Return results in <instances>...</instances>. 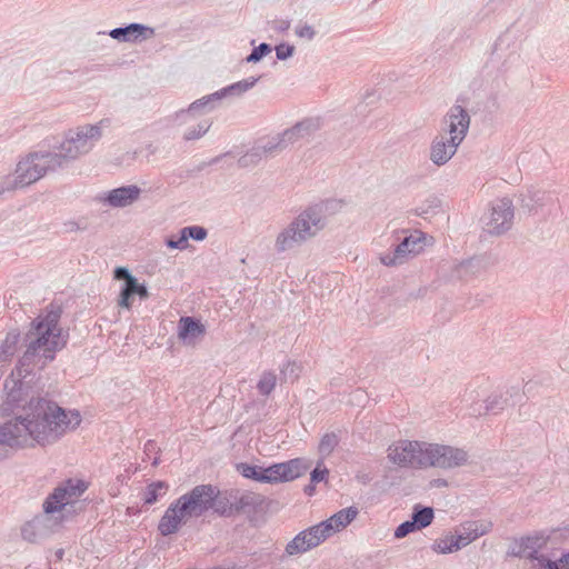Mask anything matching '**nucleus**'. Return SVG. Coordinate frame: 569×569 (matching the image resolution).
<instances>
[{
	"mask_svg": "<svg viewBox=\"0 0 569 569\" xmlns=\"http://www.w3.org/2000/svg\"><path fill=\"white\" fill-rule=\"evenodd\" d=\"M59 318L57 311H50L33 321L28 348L4 382L7 400L0 410V459L10 451L52 445L81 423L77 410H64L40 397L27 400L32 378L26 379L33 369L44 368L66 345Z\"/></svg>",
	"mask_w": 569,
	"mask_h": 569,
	"instance_id": "obj_1",
	"label": "nucleus"
},
{
	"mask_svg": "<svg viewBox=\"0 0 569 569\" xmlns=\"http://www.w3.org/2000/svg\"><path fill=\"white\" fill-rule=\"evenodd\" d=\"M218 491L210 485H200L172 502L161 517L158 530L162 536L179 531L190 518L200 517L214 507Z\"/></svg>",
	"mask_w": 569,
	"mask_h": 569,
	"instance_id": "obj_2",
	"label": "nucleus"
},
{
	"mask_svg": "<svg viewBox=\"0 0 569 569\" xmlns=\"http://www.w3.org/2000/svg\"><path fill=\"white\" fill-rule=\"evenodd\" d=\"M325 226L321 211L315 207L308 208L277 233L274 250L278 253L293 250L315 238Z\"/></svg>",
	"mask_w": 569,
	"mask_h": 569,
	"instance_id": "obj_3",
	"label": "nucleus"
},
{
	"mask_svg": "<svg viewBox=\"0 0 569 569\" xmlns=\"http://www.w3.org/2000/svg\"><path fill=\"white\" fill-rule=\"evenodd\" d=\"M60 168V158L56 152H34L21 159L12 174L0 182V194L27 187L46 176L48 171Z\"/></svg>",
	"mask_w": 569,
	"mask_h": 569,
	"instance_id": "obj_4",
	"label": "nucleus"
},
{
	"mask_svg": "<svg viewBox=\"0 0 569 569\" xmlns=\"http://www.w3.org/2000/svg\"><path fill=\"white\" fill-rule=\"evenodd\" d=\"M110 126L109 119H101L96 123H84L69 129L60 142L59 152L60 167L66 161L77 160L88 154L101 140L104 129Z\"/></svg>",
	"mask_w": 569,
	"mask_h": 569,
	"instance_id": "obj_5",
	"label": "nucleus"
},
{
	"mask_svg": "<svg viewBox=\"0 0 569 569\" xmlns=\"http://www.w3.org/2000/svg\"><path fill=\"white\" fill-rule=\"evenodd\" d=\"M427 441L400 439L387 449L388 460L401 468L427 469Z\"/></svg>",
	"mask_w": 569,
	"mask_h": 569,
	"instance_id": "obj_6",
	"label": "nucleus"
},
{
	"mask_svg": "<svg viewBox=\"0 0 569 569\" xmlns=\"http://www.w3.org/2000/svg\"><path fill=\"white\" fill-rule=\"evenodd\" d=\"M87 483L81 479H68L60 483L43 502V511L64 519V513L87 490Z\"/></svg>",
	"mask_w": 569,
	"mask_h": 569,
	"instance_id": "obj_7",
	"label": "nucleus"
},
{
	"mask_svg": "<svg viewBox=\"0 0 569 569\" xmlns=\"http://www.w3.org/2000/svg\"><path fill=\"white\" fill-rule=\"evenodd\" d=\"M427 448V469L449 470L466 466L469 461V453L462 448L435 442H428Z\"/></svg>",
	"mask_w": 569,
	"mask_h": 569,
	"instance_id": "obj_8",
	"label": "nucleus"
},
{
	"mask_svg": "<svg viewBox=\"0 0 569 569\" xmlns=\"http://www.w3.org/2000/svg\"><path fill=\"white\" fill-rule=\"evenodd\" d=\"M319 128L318 121L305 119L283 132L271 137L262 147V153H273L310 137Z\"/></svg>",
	"mask_w": 569,
	"mask_h": 569,
	"instance_id": "obj_9",
	"label": "nucleus"
},
{
	"mask_svg": "<svg viewBox=\"0 0 569 569\" xmlns=\"http://www.w3.org/2000/svg\"><path fill=\"white\" fill-rule=\"evenodd\" d=\"M548 537L543 533L516 539L508 549V555L525 559L530 569H538V563L545 560L546 556L541 551L547 547Z\"/></svg>",
	"mask_w": 569,
	"mask_h": 569,
	"instance_id": "obj_10",
	"label": "nucleus"
},
{
	"mask_svg": "<svg viewBox=\"0 0 569 569\" xmlns=\"http://www.w3.org/2000/svg\"><path fill=\"white\" fill-rule=\"evenodd\" d=\"M426 244V237L420 231L407 236L393 250L380 254V262L387 267L405 263L410 258L419 254Z\"/></svg>",
	"mask_w": 569,
	"mask_h": 569,
	"instance_id": "obj_11",
	"label": "nucleus"
},
{
	"mask_svg": "<svg viewBox=\"0 0 569 569\" xmlns=\"http://www.w3.org/2000/svg\"><path fill=\"white\" fill-rule=\"evenodd\" d=\"M522 399L520 388L517 386L506 390H496L483 400V403H472V413L481 416L483 413L498 415L507 407L513 406Z\"/></svg>",
	"mask_w": 569,
	"mask_h": 569,
	"instance_id": "obj_12",
	"label": "nucleus"
},
{
	"mask_svg": "<svg viewBox=\"0 0 569 569\" xmlns=\"http://www.w3.org/2000/svg\"><path fill=\"white\" fill-rule=\"evenodd\" d=\"M515 218L513 203L509 198L497 199L491 203L486 230L490 234L500 236L511 229Z\"/></svg>",
	"mask_w": 569,
	"mask_h": 569,
	"instance_id": "obj_13",
	"label": "nucleus"
},
{
	"mask_svg": "<svg viewBox=\"0 0 569 569\" xmlns=\"http://www.w3.org/2000/svg\"><path fill=\"white\" fill-rule=\"evenodd\" d=\"M221 102L218 91H214L194 100L187 108L177 110L170 116V120L173 124H187L198 117L212 112Z\"/></svg>",
	"mask_w": 569,
	"mask_h": 569,
	"instance_id": "obj_14",
	"label": "nucleus"
},
{
	"mask_svg": "<svg viewBox=\"0 0 569 569\" xmlns=\"http://www.w3.org/2000/svg\"><path fill=\"white\" fill-rule=\"evenodd\" d=\"M470 116L468 111L459 104L452 106L441 122L440 134H446L461 143L469 130Z\"/></svg>",
	"mask_w": 569,
	"mask_h": 569,
	"instance_id": "obj_15",
	"label": "nucleus"
},
{
	"mask_svg": "<svg viewBox=\"0 0 569 569\" xmlns=\"http://www.w3.org/2000/svg\"><path fill=\"white\" fill-rule=\"evenodd\" d=\"M62 522V518L43 511V515L34 517L21 528V536L29 542H38L50 536Z\"/></svg>",
	"mask_w": 569,
	"mask_h": 569,
	"instance_id": "obj_16",
	"label": "nucleus"
},
{
	"mask_svg": "<svg viewBox=\"0 0 569 569\" xmlns=\"http://www.w3.org/2000/svg\"><path fill=\"white\" fill-rule=\"evenodd\" d=\"M325 541V535H322L317 525L311 526L297 536H295L286 546L284 552L287 556H298L308 552L309 550L318 547Z\"/></svg>",
	"mask_w": 569,
	"mask_h": 569,
	"instance_id": "obj_17",
	"label": "nucleus"
},
{
	"mask_svg": "<svg viewBox=\"0 0 569 569\" xmlns=\"http://www.w3.org/2000/svg\"><path fill=\"white\" fill-rule=\"evenodd\" d=\"M492 527L493 525L490 520H470L456 527L453 532L460 548L462 549L478 538L489 533L492 530Z\"/></svg>",
	"mask_w": 569,
	"mask_h": 569,
	"instance_id": "obj_18",
	"label": "nucleus"
},
{
	"mask_svg": "<svg viewBox=\"0 0 569 569\" xmlns=\"http://www.w3.org/2000/svg\"><path fill=\"white\" fill-rule=\"evenodd\" d=\"M460 144L446 134H437L431 141L430 161L438 167L445 166L453 158Z\"/></svg>",
	"mask_w": 569,
	"mask_h": 569,
	"instance_id": "obj_19",
	"label": "nucleus"
},
{
	"mask_svg": "<svg viewBox=\"0 0 569 569\" xmlns=\"http://www.w3.org/2000/svg\"><path fill=\"white\" fill-rule=\"evenodd\" d=\"M358 513L359 511L356 507H348L339 510L317 526L320 532L325 535V540H327L329 537L347 528L357 518Z\"/></svg>",
	"mask_w": 569,
	"mask_h": 569,
	"instance_id": "obj_20",
	"label": "nucleus"
},
{
	"mask_svg": "<svg viewBox=\"0 0 569 569\" xmlns=\"http://www.w3.org/2000/svg\"><path fill=\"white\" fill-rule=\"evenodd\" d=\"M139 187L130 184L112 189L100 198L101 201L113 208H123L132 204L140 197Z\"/></svg>",
	"mask_w": 569,
	"mask_h": 569,
	"instance_id": "obj_21",
	"label": "nucleus"
},
{
	"mask_svg": "<svg viewBox=\"0 0 569 569\" xmlns=\"http://www.w3.org/2000/svg\"><path fill=\"white\" fill-rule=\"evenodd\" d=\"M206 335L204 325L192 317H181L178 322V338L187 346H194Z\"/></svg>",
	"mask_w": 569,
	"mask_h": 569,
	"instance_id": "obj_22",
	"label": "nucleus"
},
{
	"mask_svg": "<svg viewBox=\"0 0 569 569\" xmlns=\"http://www.w3.org/2000/svg\"><path fill=\"white\" fill-rule=\"evenodd\" d=\"M154 34L153 29L140 23H131L123 28H116L109 32V36L121 42H131L140 38H150Z\"/></svg>",
	"mask_w": 569,
	"mask_h": 569,
	"instance_id": "obj_23",
	"label": "nucleus"
},
{
	"mask_svg": "<svg viewBox=\"0 0 569 569\" xmlns=\"http://www.w3.org/2000/svg\"><path fill=\"white\" fill-rule=\"evenodd\" d=\"M114 278L118 280H124V284L119 293L118 306L123 309H130L132 306V297L134 296L133 276L128 269L119 267L114 270Z\"/></svg>",
	"mask_w": 569,
	"mask_h": 569,
	"instance_id": "obj_24",
	"label": "nucleus"
},
{
	"mask_svg": "<svg viewBox=\"0 0 569 569\" xmlns=\"http://www.w3.org/2000/svg\"><path fill=\"white\" fill-rule=\"evenodd\" d=\"M258 81L259 77H249L234 83H231L227 87H223L217 91L221 101L233 100L242 97L246 92L251 90L257 84Z\"/></svg>",
	"mask_w": 569,
	"mask_h": 569,
	"instance_id": "obj_25",
	"label": "nucleus"
},
{
	"mask_svg": "<svg viewBox=\"0 0 569 569\" xmlns=\"http://www.w3.org/2000/svg\"><path fill=\"white\" fill-rule=\"evenodd\" d=\"M182 132V139L184 141H196L204 137L212 126V121L209 118L198 117L187 124Z\"/></svg>",
	"mask_w": 569,
	"mask_h": 569,
	"instance_id": "obj_26",
	"label": "nucleus"
},
{
	"mask_svg": "<svg viewBox=\"0 0 569 569\" xmlns=\"http://www.w3.org/2000/svg\"><path fill=\"white\" fill-rule=\"evenodd\" d=\"M430 548L437 555H449L461 550L453 530L435 539Z\"/></svg>",
	"mask_w": 569,
	"mask_h": 569,
	"instance_id": "obj_27",
	"label": "nucleus"
},
{
	"mask_svg": "<svg viewBox=\"0 0 569 569\" xmlns=\"http://www.w3.org/2000/svg\"><path fill=\"white\" fill-rule=\"evenodd\" d=\"M433 518L435 513L432 508L421 506H416L413 508L411 520L418 530L428 527L432 522Z\"/></svg>",
	"mask_w": 569,
	"mask_h": 569,
	"instance_id": "obj_28",
	"label": "nucleus"
},
{
	"mask_svg": "<svg viewBox=\"0 0 569 569\" xmlns=\"http://www.w3.org/2000/svg\"><path fill=\"white\" fill-rule=\"evenodd\" d=\"M292 480L305 475L311 467V461L305 458H295L284 461Z\"/></svg>",
	"mask_w": 569,
	"mask_h": 569,
	"instance_id": "obj_29",
	"label": "nucleus"
},
{
	"mask_svg": "<svg viewBox=\"0 0 569 569\" xmlns=\"http://www.w3.org/2000/svg\"><path fill=\"white\" fill-rule=\"evenodd\" d=\"M277 385V376L273 371H264L261 373L257 383V389L262 396H269Z\"/></svg>",
	"mask_w": 569,
	"mask_h": 569,
	"instance_id": "obj_30",
	"label": "nucleus"
},
{
	"mask_svg": "<svg viewBox=\"0 0 569 569\" xmlns=\"http://www.w3.org/2000/svg\"><path fill=\"white\" fill-rule=\"evenodd\" d=\"M338 442H339V439L336 433H333V432L326 433L319 442V447H318L319 453L322 457H328L333 451V449L337 447Z\"/></svg>",
	"mask_w": 569,
	"mask_h": 569,
	"instance_id": "obj_31",
	"label": "nucleus"
},
{
	"mask_svg": "<svg viewBox=\"0 0 569 569\" xmlns=\"http://www.w3.org/2000/svg\"><path fill=\"white\" fill-rule=\"evenodd\" d=\"M237 469L244 478L262 482L260 478L263 476V467L249 463H240L237 466Z\"/></svg>",
	"mask_w": 569,
	"mask_h": 569,
	"instance_id": "obj_32",
	"label": "nucleus"
},
{
	"mask_svg": "<svg viewBox=\"0 0 569 569\" xmlns=\"http://www.w3.org/2000/svg\"><path fill=\"white\" fill-rule=\"evenodd\" d=\"M280 373L284 381L293 382L301 373V366L295 361H288L281 367Z\"/></svg>",
	"mask_w": 569,
	"mask_h": 569,
	"instance_id": "obj_33",
	"label": "nucleus"
},
{
	"mask_svg": "<svg viewBox=\"0 0 569 569\" xmlns=\"http://www.w3.org/2000/svg\"><path fill=\"white\" fill-rule=\"evenodd\" d=\"M538 569H569V551L557 560L546 557L542 562L538 563Z\"/></svg>",
	"mask_w": 569,
	"mask_h": 569,
	"instance_id": "obj_34",
	"label": "nucleus"
},
{
	"mask_svg": "<svg viewBox=\"0 0 569 569\" xmlns=\"http://www.w3.org/2000/svg\"><path fill=\"white\" fill-rule=\"evenodd\" d=\"M167 490V485L164 482H154L151 483L144 493V502L148 505H152L158 500V497L163 495Z\"/></svg>",
	"mask_w": 569,
	"mask_h": 569,
	"instance_id": "obj_35",
	"label": "nucleus"
},
{
	"mask_svg": "<svg viewBox=\"0 0 569 569\" xmlns=\"http://www.w3.org/2000/svg\"><path fill=\"white\" fill-rule=\"evenodd\" d=\"M187 240L193 239L196 241H203L207 238V230L200 226H190L181 229Z\"/></svg>",
	"mask_w": 569,
	"mask_h": 569,
	"instance_id": "obj_36",
	"label": "nucleus"
},
{
	"mask_svg": "<svg viewBox=\"0 0 569 569\" xmlns=\"http://www.w3.org/2000/svg\"><path fill=\"white\" fill-rule=\"evenodd\" d=\"M271 51V46L268 43H261L252 50V52L246 58V61L248 63H257Z\"/></svg>",
	"mask_w": 569,
	"mask_h": 569,
	"instance_id": "obj_37",
	"label": "nucleus"
},
{
	"mask_svg": "<svg viewBox=\"0 0 569 569\" xmlns=\"http://www.w3.org/2000/svg\"><path fill=\"white\" fill-rule=\"evenodd\" d=\"M166 246L169 249L186 250L189 246L188 240L183 232L180 230L178 236H171L166 240Z\"/></svg>",
	"mask_w": 569,
	"mask_h": 569,
	"instance_id": "obj_38",
	"label": "nucleus"
},
{
	"mask_svg": "<svg viewBox=\"0 0 569 569\" xmlns=\"http://www.w3.org/2000/svg\"><path fill=\"white\" fill-rule=\"evenodd\" d=\"M278 463H273L267 468L263 467V476L260 478L264 483L279 482Z\"/></svg>",
	"mask_w": 569,
	"mask_h": 569,
	"instance_id": "obj_39",
	"label": "nucleus"
},
{
	"mask_svg": "<svg viewBox=\"0 0 569 569\" xmlns=\"http://www.w3.org/2000/svg\"><path fill=\"white\" fill-rule=\"evenodd\" d=\"M415 530H418V529L415 526L412 520L405 521L401 525H399L397 527V529L395 530V537L397 539H401V538L406 537L407 535H409L410 532H412Z\"/></svg>",
	"mask_w": 569,
	"mask_h": 569,
	"instance_id": "obj_40",
	"label": "nucleus"
},
{
	"mask_svg": "<svg viewBox=\"0 0 569 569\" xmlns=\"http://www.w3.org/2000/svg\"><path fill=\"white\" fill-rule=\"evenodd\" d=\"M321 462L317 465V467L311 471L310 473V481L311 483H318L327 479V476L329 473V470L323 467L321 468Z\"/></svg>",
	"mask_w": 569,
	"mask_h": 569,
	"instance_id": "obj_41",
	"label": "nucleus"
},
{
	"mask_svg": "<svg viewBox=\"0 0 569 569\" xmlns=\"http://www.w3.org/2000/svg\"><path fill=\"white\" fill-rule=\"evenodd\" d=\"M295 33L297 37L306 40H312L316 34L313 28L307 23L297 26Z\"/></svg>",
	"mask_w": 569,
	"mask_h": 569,
	"instance_id": "obj_42",
	"label": "nucleus"
},
{
	"mask_svg": "<svg viewBox=\"0 0 569 569\" xmlns=\"http://www.w3.org/2000/svg\"><path fill=\"white\" fill-rule=\"evenodd\" d=\"M295 47L288 43H281L276 47V54L279 60H286L292 57Z\"/></svg>",
	"mask_w": 569,
	"mask_h": 569,
	"instance_id": "obj_43",
	"label": "nucleus"
},
{
	"mask_svg": "<svg viewBox=\"0 0 569 569\" xmlns=\"http://www.w3.org/2000/svg\"><path fill=\"white\" fill-rule=\"evenodd\" d=\"M133 293L139 296L141 300L149 298V291L147 287L142 283H139L136 277H133Z\"/></svg>",
	"mask_w": 569,
	"mask_h": 569,
	"instance_id": "obj_44",
	"label": "nucleus"
},
{
	"mask_svg": "<svg viewBox=\"0 0 569 569\" xmlns=\"http://www.w3.org/2000/svg\"><path fill=\"white\" fill-rule=\"evenodd\" d=\"M278 475H279V482H288L292 481V478L289 473L288 467L286 462H279L278 463Z\"/></svg>",
	"mask_w": 569,
	"mask_h": 569,
	"instance_id": "obj_45",
	"label": "nucleus"
},
{
	"mask_svg": "<svg viewBox=\"0 0 569 569\" xmlns=\"http://www.w3.org/2000/svg\"><path fill=\"white\" fill-rule=\"evenodd\" d=\"M290 27V22L288 20H276L273 21V29L277 31H286Z\"/></svg>",
	"mask_w": 569,
	"mask_h": 569,
	"instance_id": "obj_46",
	"label": "nucleus"
},
{
	"mask_svg": "<svg viewBox=\"0 0 569 569\" xmlns=\"http://www.w3.org/2000/svg\"><path fill=\"white\" fill-rule=\"evenodd\" d=\"M313 485H315V483H311V485H309V486H307V487H306L305 492H306L307 495L311 496V495L313 493V491H315V486H313Z\"/></svg>",
	"mask_w": 569,
	"mask_h": 569,
	"instance_id": "obj_47",
	"label": "nucleus"
},
{
	"mask_svg": "<svg viewBox=\"0 0 569 569\" xmlns=\"http://www.w3.org/2000/svg\"><path fill=\"white\" fill-rule=\"evenodd\" d=\"M254 154H246L242 159H241V162L247 166L249 163V158L253 157Z\"/></svg>",
	"mask_w": 569,
	"mask_h": 569,
	"instance_id": "obj_48",
	"label": "nucleus"
},
{
	"mask_svg": "<svg viewBox=\"0 0 569 569\" xmlns=\"http://www.w3.org/2000/svg\"><path fill=\"white\" fill-rule=\"evenodd\" d=\"M2 353H4L6 356H11L13 355V350H11L10 347H8V349H3Z\"/></svg>",
	"mask_w": 569,
	"mask_h": 569,
	"instance_id": "obj_49",
	"label": "nucleus"
},
{
	"mask_svg": "<svg viewBox=\"0 0 569 569\" xmlns=\"http://www.w3.org/2000/svg\"><path fill=\"white\" fill-rule=\"evenodd\" d=\"M473 393H475V391H471L470 393H468L467 400H473Z\"/></svg>",
	"mask_w": 569,
	"mask_h": 569,
	"instance_id": "obj_50",
	"label": "nucleus"
},
{
	"mask_svg": "<svg viewBox=\"0 0 569 569\" xmlns=\"http://www.w3.org/2000/svg\"><path fill=\"white\" fill-rule=\"evenodd\" d=\"M16 340H17V336H13V337H12V341H11V345H12V346L16 343Z\"/></svg>",
	"mask_w": 569,
	"mask_h": 569,
	"instance_id": "obj_51",
	"label": "nucleus"
},
{
	"mask_svg": "<svg viewBox=\"0 0 569 569\" xmlns=\"http://www.w3.org/2000/svg\"><path fill=\"white\" fill-rule=\"evenodd\" d=\"M216 511H219V512H222V513H223V511H222V510H220L218 507H216Z\"/></svg>",
	"mask_w": 569,
	"mask_h": 569,
	"instance_id": "obj_52",
	"label": "nucleus"
}]
</instances>
